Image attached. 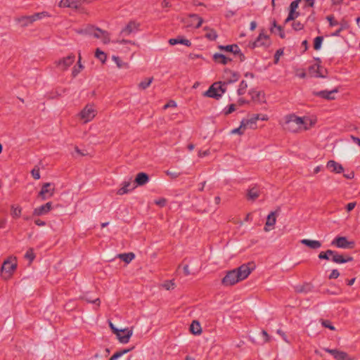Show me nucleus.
Returning <instances> with one entry per match:
<instances>
[{
    "label": "nucleus",
    "mask_w": 360,
    "mask_h": 360,
    "mask_svg": "<svg viewBox=\"0 0 360 360\" xmlns=\"http://www.w3.org/2000/svg\"><path fill=\"white\" fill-rule=\"evenodd\" d=\"M140 24L131 20L121 30L120 35L123 37L129 36V34L136 32L139 29Z\"/></svg>",
    "instance_id": "13"
},
{
    "label": "nucleus",
    "mask_w": 360,
    "mask_h": 360,
    "mask_svg": "<svg viewBox=\"0 0 360 360\" xmlns=\"http://www.w3.org/2000/svg\"><path fill=\"white\" fill-rule=\"evenodd\" d=\"M250 94L251 95L252 99L255 101H258L260 103L265 102L264 101V94L262 91H256L251 90L250 91Z\"/></svg>",
    "instance_id": "26"
},
{
    "label": "nucleus",
    "mask_w": 360,
    "mask_h": 360,
    "mask_svg": "<svg viewBox=\"0 0 360 360\" xmlns=\"http://www.w3.org/2000/svg\"><path fill=\"white\" fill-rule=\"evenodd\" d=\"M309 70L310 74L315 77L324 78L326 77L327 70L319 64L310 66Z\"/></svg>",
    "instance_id": "15"
},
{
    "label": "nucleus",
    "mask_w": 360,
    "mask_h": 360,
    "mask_svg": "<svg viewBox=\"0 0 360 360\" xmlns=\"http://www.w3.org/2000/svg\"><path fill=\"white\" fill-rule=\"evenodd\" d=\"M226 91V89L224 87L223 82H217L213 83L208 90L203 93V96L219 100Z\"/></svg>",
    "instance_id": "5"
},
{
    "label": "nucleus",
    "mask_w": 360,
    "mask_h": 360,
    "mask_svg": "<svg viewBox=\"0 0 360 360\" xmlns=\"http://www.w3.org/2000/svg\"><path fill=\"white\" fill-rule=\"evenodd\" d=\"M95 57L98 59L102 63H105L107 59L106 54L100 49H96L95 52Z\"/></svg>",
    "instance_id": "35"
},
{
    "label": "nucleus",
    "mask_w": 360,
    "mask_h": 360,
    "mask_svg": "<svg viewBox=\"0 0 360 360\" xmlns=\"http://www.w3.org/2000/svg\"><path fill=\"white\" fill-rule=\"evenodd\" d=\"M326 19H327V20H328V21L329 22V25H330V26H331V27L336 26V25H339L338 21H337V20L335 19L334 16H333V15H328V16L326 17Z\"/></svg>",
    "instance_id": "45"
},
{
    "label": "nucleus",
    "mask_w": 360,
    "mask_h": 360,
    "mask_svg": "<svg viewBox=\"0 0 360 360\" xmlns=\"http://www.w3.org/2000/svg\"><path fill=\"white\" fill-rule=\"evenodd\" d=\"M79 34L92 35L96 39H101L104 44H108L110 41V34L92 25H88L85 27L77 31Z\"/></svg>",
    "instance_id": "2"
},
{
    "label": "nucleus",
    "mask_w": 360,
    "mask_h": 360,
    "mask_svg": "<svg viewBox=\"0 0 360 360\" xmlns=\"http://www.w3.org/2000/svg\"><path fill=\"white\" fill-rule=\"evenodd\" d=\"M190 331L194 335H200L202 333V328L198 321H193L190 326Z\"/></svg>",
    "instance_id": "27"
},
{
    "label": "nucleus",
    "mask_w": 360,
    "mask_h": 360,
    "mask_svg": "<svg viewBox=\"0 0 360 360\" xmlns=\"http://www.w3.org/2000/svg\"><path fill=\"white\" fill-rule=\"evenodd\" d=\"M299 16V13L295 11H289L288 15L285 20V23H287L291 20H294L296 18Z\"/></svg>",
    "instance_id": "41"
},
{
    "label": "nucleus",
    "mask_w": 360,
    "mask_h": 360,
    "mask_svg": "<svg viewBox=\"0 0 360 360\" xmlns=\"http://www.w3.org/2000/svg\"><path fill=\"white\" fill-rule=\"evenodd\" d=\"M52 207V203L51 202H46V204L37 207L33 211V215L41 216L47 214Z\"/></svg>",
    "instance_id": "19"
},
{
    "label": "nucleus",
    "mask_w": 360,
    "mask_h": 360,
    "mask_svg": "<svg viewBox=\"0 0 360 360\" xmlns=\"http://www.w3.org/2000/svg\"><path fill=\"white\" fill-rule=\"evenodd\" d=\"M112 59L115 61V63H116L117 68H129V65L127 63H124L123 62L120 58V57L118 56H113L112 57Z\"/></svg>",
    "instance_id": "33"
},
{
    "label": "nucleus",
    "mask_w": 360,
    "mask_h": 360,
    "mask_svg": "<svg viewBox=\"0 0 360 360\" xmlns=\"http://www.w3.org/2000/svg\"><path fill=\"white\" fill-rule=\"evenodd\" d=\"M117 257L120 258L127 264H129L134 259L135 255L133 252L122 253L118 254Z\"/></svg>",
    "instance_id": "28"
},
{
    "label": "nucleus",
    "mask_w": 360,
    "mask_h": 360,
    "mask_svg": "<svg viewBox=\"0 0 360 360\" xmlns=\"http://www.w3.org/2000/svg\"><path fill=\"white\" fill-rule=\"evenodd\" d=\"M25 257L27 259H29L30 261V263L32 262V261L35 258V255L34 253V250L32 248H29L25 255Z\"/></svg>",
    "instance_id": "44"
},
{
    "label": "nucleus",
    "mask_w": 360,
    "mask_h": 360,
    "mask_svg": "<svg viewBox=\"0 0 360 360\" xmlns=\"http://www.w3.org/2000/svg\"><path fill=\"white\" fill-rule=\"evenodd\" d=\"M166 173L168 176H171V178H172V179H176V178L179 177L181 174V173L179 172H173V171H170V170H167L166 172Z\"/></svg>",
    "instance_id": "52"
},
{
    "label": "nucleus",
    "mask_w": 360,
    "mask_h": 360,
    "mask_svg": "<svg viewBox=\"0 0 360 360\" xmlns=\"http://www.w3.org/2000/svg\"><path fill=\"white\" fill-rule=\"evenodd\" d=\"M280 212V207H278V209L274 211L271 212L269 214L266 218V221L264 227L265 231H269V229L267 228V226H273L276 224V215Z\"/></svg>",
    "instance_id": "17"
},
{
    "label": "nucleus",
    "mask_w": 360,
    "mask_h": 360,
    "mask_svg": "<svg viewBox=\"0 0 360 360\" xmlns=\"http://www.w3.org/2000/svg\"><path fill=\"white\" fill-rule=\"evenodd\" d=\"M169 44L172 46L181 44L186 46H191V42L186 39H184L182 37H178L176 38H172L169 40Z\"/></svg>",
    "instance_id": "24"
},
{
    "label": "nucleus",
    "mask_w": 360,
    "mask_h": 360,
    "mask_svg": "<svg viewBox=\"0 0 360 360\" xmlns=\"http://www.w3.org/2000/svg\"><path fill=\"white\" fill-rule=\"evenodd\" d=\"M234 48H237V44L226 45L224 46V51L232 52Z\"/></svg>",
    "instance_id": "60"
},
{
    "label": "nucleus",
    "mask_w": 360,
    "mask_h": 360,
    "mask_svg": "<svg viewBox=\"0 0 360 360\" xmlns=\"http://www.w3.org/2000/svg\"><path fill=\"white\" fill-rule=\"evenodd\" d=\"M236 110L235 104H231L224 109V114L226 115H229Z\"/></svg>",
    "instance_id": "47"
},
{
    "label": "nucleus",
    "mask_w": 360,
    "mask_h": 360,
    "mask_svg": "<svg viewBox=\"0 0 360 360\" xmlns=\"http://www.w3.org/2000/svg\"><path fill=\"white\" fill-rule=\"evenodd\" d=\"M323 40V37L321 36L316 37L314 40V49L315 50H319L321 47V44Z\"/></svg>",
    "instance_id": "40"
},
{
    "label": "nucleus",
    "mask_w": 360,
    "mask_h": 360,
    "mask_svg": "<svg viewBox=\"0 0 360 360\" xmlns=\"http://www.w3.org/2000/svg\"><path fill=\"white\" fill-rule=\"evenodd\" d=\"M109 326L112 330V333L116 335L119 342L122 344H127L129 342L130 338L133 334V329L126 328L124 329H117L111 321H109Z\"/></svg>",
    "instance_id": "6"
},
{
    "label": "nucleus",
    "mask_w": 360,
    "mask_h": 360,
    "mask_svg": "<svg viewBox=\"0 0 360 360\" xmlns=\"http://www.w3.org/2000/svg\"><path fill=\"white\" fill-rule=\"evenodd\" d=\"M275 29H276V30L278 31V34L281 38L284 39L285 37V33H284L282 26L278 25Z\"/></svg>",
    "instance_id": "55"
},
{
    "label": "nucleus",
    "mask_w": 360,
    "mask_h": 360,
    "mask_svg": "<svg viewBox=\"0 0 360 360\" xmlns=\"http://www.w3.org/2000/svg\"><path fill=\"white\" fill-rule=\"evenodd\" d=\"M283 127L285 130L291 132H297L300 129L304 128L307 129V127H304V122L302 117H297L295 115H288L285 118Z\"/></svg>",
    "instance_id": "3"
},
{
    "label": "nucleus",
    "mask_w": 360,
    "mask_h": 360,
    "mask_svg": "<svg viewBox=\"0 0 360 360\" xmlns=\"http://www.w3.org/2000/svg\"><path fill=\"white\" fill-rule=\"evenodd\" d=\"M52 184L51 183H45L43 184L40 192L39 193L38 197L41 198L42 200H45L51 196H53L54 193V187H52Z\"/></svg>",
    "instance_id": "12"
},
{
    "label": "nucleus",
    "mask_w": 360,
    "mask_h": 360,
    "mask_svg": "<svg viewBox=\"0 0 360 360\" xmlns=\"http://www.w3.org/2000/svg\"><path fill=\"white\" fill-rule=\"evenodd\" d=\"M209 154H210V150H206L205 151H202V150H199L198 151V156L200 158H202V157L207 156Z\"/></svg>",
    "instance_id": "63"
},
{
    "label": "nucleus",
    "mask_w": 360,
    "mask_h": 360,
    "mask_svg": "<svg viewBox=\"0 0 360 360\" xmlns=\"http://www.w3.org/2000/svg\"><path fill=\"white\" fill-rule=\"evenodd\" d=\"M153 80V77L146 78L144 80L139 84V88L141 90L147 89Z\"/></svg>",
    "instance_id": "36"
},
{
    "label": "nucleus",
    "mask_w": 360,
    "mask_h": 360,
    "mask_svg": "<svg viewBox=\"0 0 360 360\" xmlns=\"http://www.w3.org/2000/svg\"><path fill=\"white\" fill-rule=\"evenodd\" d=\"M356 202H349L346 205V210L347 211L351 212L356 206Z\"/></svg>",
    "instance_id": "59"
},
{
    "label": "nucleus",
    "mask_w": 360,
    "mask_h": 360,
    "mask_svg": "<svg viewBox=\"0 0 360 360\" xmlns=\"http://www.w3.org/2000/svg\"><path fill=\"white\" fill-rule=\"evenodd\" d=\"M134 349V347L129 349H124L122 350L118 351L115 352V354H118V358L121 357L122 355L131 352Z\"/></svg>",
    "instance_id": "51"
},
{
    "label": "nucleus",
    "mask_w": 360,
    "mask_h": 360,
    "mask_svg": "<svg viewBox=\"0 0 360 360\" xmlns=\"http://www.w3.org/2000/svg\"><path fill=\"white\" fill-rule=\"evenodd\" d=\"M262 335H263L264 340V343H266V342H269L270 341V336L269 335V334L267 333V332L264 330H262V332H261Z\"/></svg>",
    "instance_id": "57"
},
{
    "label": "nucleus",
    "mask_w": 360,
    "mask_h": 360,
    "mask_svg": "<svg viewBox=\"0 0 360 360\" xmlns=\"http://www.w3.org/2000/svg\"><path fill=\"white\" fill-rule=\"evenodd\" d=\"M163 288H165L166 290H170L173 289L175 286L174 283L172 281H166L162 284Z\"/></svg>",
    "instance_id": "46"
},
{
    "label": "nucleus",
    "mask_w": 360,
    "mask_h": 360,
    "mask_svg": "<svg viewBox=\"0 0 360 360\" xmlns=\"http://www.w3.org/2000/svg\"><path fill=\"white\" fill-rule=\"evenodd\" d=\"M189 18L194 20H197V22L195 24H193L192 23V25L195 27V28H199L202 22H203V20L201 17H200L197 14H190L189 15Z\"/></svg>",
    "instance_id": "34"
},
{
    "label": "nucleus",
    "mask_w": 360,
    "mask_h": 360,
    "mask_svg": "<svg viewBox=\"0 0 360 360\" xmlns=\"http://www.w3.org/2000/svg\"><path fill=\"white\" fill-rule=\"evenodd\" d=\"M149 181V176L145 172H139L137 174L134 184L137 186H143Z\"/></svg>",
    "instance_id": "20"
},
{
    "label": "nucleus",
    "mask_w": 360,
    "mask_h": 360,
    "mask_svg": "<svg viewBox=\"0 0 360 360\" xmlns=\"http://www.w3.org/2000/svg\"><path fill=\"white\" fill-rule=\"evenodd\" d=\"M248 87V84L245 81L243 80L240 83L238 89L237 91L238 95H243L245 93L246 89Z\"/></svg>",
    "instance_id": "42"
},
{
    "label": "nucleus",
    "mask_w": 360,
    "mask_h": 360,
    "mask_svg": "<svg viewBox=\"0 0 360 360\" xmlns=\"http://www.w3.org/2000/svg\"><path fill=\"white\" fill-rule=\"evenodd\" d=\"M80 6L81 4L79 0H70V8L77 9Z\"/></svg>",
    "instance_id": "49"
},
{
    "label": "nucleus",
    "mask_w": 360,
    "mask_h": 360,
    "mask_svg": "<svg viewBox=\"0 0 360 360\" xmlns=\"http://www.w3.org/2000/svg\"><path fill=\"white\" fill-rule=\"evenodd\" d=\"M79 116L84 123L91 121L96 116V110L92 105H86L81 111Z\"/></svg>",
    "instance_id": "10"
},
{
    "label": "nucleus",
    "mask_w": 360,
    "mask_h": 360,
    "mask_svg": "<svg viewBox=\"0 0 360 360\" xmlns=\"http://www.w3.org/2000/svg\"><path fill=\"white\" fill-rule=\"evenodd\" d=\"M324 351L332 354L336 360H353L347 353L338 349L324 348Z\"/></svg>",
    "instance_id": "14"
},
{
    "label": "nucleus",
    "mask_w": 360,
    "mask_h": 360,
    "mask_svg": "<svg viewBox=\"0 0 360 360\" xmlns=\"http://www.w3.org/2000/svg\"><path fill=\"white\" fill-rule=\"evenodd\" d=\"M253 269V264L248 263L243 264L236 269L228 271L226 276L221 280V284L224 286L233 285L248 278Z\"/></svg>",
    "instance_id": "1"
},
{
    "label": "nucleus",
    "mask_w": 360,
    "mask_h": 360,
    "mask_svg": "<svg viewBox=\"0 0 360 360\" xmlns=\"http://www.w3.org/2000/svg\"><path fill=\"white\" fill-rule=\"evenodd\" d=\"M204 30L207 31V33L205 34V37L207 39L210 41L216 40L218 35L214 30L209 28L208 27H205Z\"/></svg>",
    "instance_id": "29"
},
{
    "label": "nucleus",
    "mask_w": 360,
    "mask_h": 360,
    "mask_svg": "<svg viewBox=\"0 0 360 360\" xmlns=\"http://www.w3.org/2000/svg\"><path fill=\"white\" fill-rule=\"evenodd\" d=\"M334 253V250H328L325 252H321L319 255V258L320 259H329V257L332 256V255Z\"/></svg>",
    "instance_id": "39"
},
{
    "label": "nucleus",
    "mask_w": 360,
    "mask_h": 360,
    "mask_svg": "<svg viewBox=\"0 0 360 360\" xmlns=\"http://www.w3.org/2000/svg\"><path fill=\"white\" fill-rule=\"evenodd\" d=\"M331 245L339 248L352 249L354 246V242L349 241L345 236H338L332 241Z\"/></svg>",
    "instance_id": "8"
},
{
    "label": "nucleus",
    "mask_w": 360,
    "mask_h": 360,
    "mask_svg": "<svg viewBox=\"0 0 360 360\" xmlns=\"http://www.w3.org/2000/svg\"><path fill=\"white\" fill-rule=\"evenodd\" d=\"M22 212V209L20 207L14 205L11 206V215L13 218H18L20 217Z\"/></svg>",
    "instance_id": "38"
},
{
    "label": "nucleus",
    "mask_w": 360,
    "mask_h": 360,
    "mask_svg": "<svg viewBox=\"0 0 360 360\" xmlns=\"http://www.w3.org/2000/svg\"><path fill=\"white\" fill-rule=\"evenodd\" d=\"M301 0H295L290 5V11H296Z\"/></svg>",
    "instance_id": "53"
},
{
    "label": "nucleus",
    "mask_w": 360,
    "mask_h": 360,
    "mask_svg": "<svg viewBox=\"0 0 360 360\" xmlns=\"http://www.w3.org/2000/svg\"><path fill=\"white\" fill-rule=\"evenodd\" d=\"M70 0H61L60 1L59 6H60V7L70 8Z\"/></svg>",
    "instance_id": "58"
},
{
    "label": "nucleus",
    "mask_w": 360,
    "mask_h": 360,
    "mask_svg": "<svg viewBox=\"0 0 360 360\" xmlns=\"http://www.w3.org/2000/svg\"><path fill=\"white\" fill-rule=\"evenodd\" d=\"M292 26L295 31H299L304 28V25L299 21L294 22Z\"/></svg>",
    "instance_id": "48"
},
{
    "label": "nucleus",
    "mask_w": 360,
    "mask_h": 360,
    "mask_svg": "<svg viewBox=\"0 0 360 360\" xmlns=\"http://www.w3.org/2000/svg\"><path fill=\"white\" fill-rule=\"evenodd\" d=\"M176 104L175 101H170L166 105H165L164 108L167 109V108H170V107H176Z\"/></svg>",
    "instance_id": "64"
},
{
    "label": "nucleus",
    "mask_w": 360,
    "mask_h": 360,
    "mask_svg": "<svg viewBox=\"0 0 360 360\" xmlns=\"http://www.w3.org/2000/svg\"><path fill=\"white\" fill-rule=\"evenodd\" d=\"M213 60L218 63H221L222 65H226L229 62L232 60L231 58L225 56L221 53H216L213 56Z\"/></svg>",
    "instance_id": "25"
},
{
    "label": "nucleus",
    "mask_w": 360,
    "mask_h": 360,
    "mask_svg": "<svg viewBox=\"0 0 360 360\" xmlns=\"http://www.w3.org/2000/svg\"><path fill=\"white\" fill-rule=\"evenodd\" d=\"M75 59V56L71 53L65 58L55 61V64L61 70H65L74 63Z\"/></svg>",
    "instance_id": "11"
},
{
    "label": "nucleus",
    "mask_w": 360,
    "mask_h": 360,
    "mask_svg": "<svg viewBox=\"0 0 360 360\" xmlns=\"http://www.w3.org/2000/svg\"><path fill=\"white\" fill-rule=\"evenodd\" d=\"M155 203L160 207H164L166 205V200L165 198H160L155 200Z\"/></svg>",
    "instance_id": "61"
},
{
    "label": "nucleus",
    "mask_w": 360,
    "mask_h": 360,
    "mask_svg": "<svg viewBox=\"0 0 360 360\" xmlns=\"http://www.w3.org/2000/svg\"><path fill=\"white\" fill-rule=\"evenodd\" d=\"M260 119V115L259 114H255L253 115L252 117L248 120H243V121L245 122V125L247 127L250 126V128H253V125H255L256 122Z\"/></svg>",
    "instance_id": "30"
},
{
    "label": "nucleus",
    "mask_w": 360,
    "mask_h": 360,
    "mask_svg": "<svg viewBox=\"0 0 360 360\" xmlns=\"http://www.w3.org/2000/svg\"><path fill=\"white\" fill-rule=\"evenodd\" d=\"M259 196V192L256 188H252L248 191V199L251 200H256Z\"/></svg>",
    "instance_id": "32"
},
{
    "label": "nucleus",
    "mask_w": 360,
    "mask_h": 360,
    "mask_svg": "<svg viewBox=\"0 0 360 360\" xmlns=\"http://www.w3.org/2000/svg\"><path fill=\"white\" fill-rule=\"evenodd\" d=\"M269 37L268 35L265 34L262 31L259 36L257 37L256 40L253 42H250L249 44V47L251 49H255L258 46H270Z\"/></svg>",
    "instance_id": "9"
},
{
    "label": "nucleus",
    "mask_w": 360,
    "mask_h": 360,
    "mask_svg": "<svg viewBox=\"0 0 360 360\" xmlns=\"http://www.w3.org/2000/svg\"><path fill=\"white\" fill-rule=\"evenodd\" d=\"M45 16H48V13L46 12L36 13L32 15L21 16L17 18L16 20L22 27H27L34 22L40 20Z\"/></svg>",
    "instance_id": "7"
},
{
    "label": "nucleus",
    "mask_w": 360,
    "mask_h": 360,
    "mask_svg": "<svg viewBox=\"0 0 360 360\" xmlns=\"http://www.w3.org/2000/svg\"><path fill=\"white\" fill-rule=\"evenodd\" d=\"M135 188L136 185L131 184V181H124L122 182L121 188L117 190V194L120 195H124L134 190Z\"/></svg>",
    "instance_id": "18"
},
{
    "label": "nucleus",
    "mask_w": 360,
    "mask_h": 360,
    "mask_svg": "<svg viewBox=\"0 0 360 360\" xmlns=\"http://www.w3.org/2000/svg\"><path fill=\"white\" fill-rule=\"evenodd\" d=\"M228 73L231 75V77L230 79H227L226 82H223L224 86L228 84L233 83L239 79V75L238 73L231 71H229Z\"/></svg>",
    "instance_id": "37"
},
{
    "label": "nucleus",
    "mask_w": 360,
    "mask_h": 360,
    "mask_svg": "<svg viewBox=\"0 0 360 360\" xmlns=\"http://www.w3.org/2000/svg\"><path fill=\"white\" fill-rule=\"evenodd\" d=\"M31 173L34 179H39L40 178V173L39 169H33Z\"/></svg>",
    "instance_id": "56"
},
{
    "label": "nucleus",
    "mask_w": 360,
    "mask_h": 360,
    "mask_svg": "<svg viewBox=\"0 0 360 360\" xmlns=\"http://www.w3.org/2000/svg\"><path fill=\"white\" fill-rule=\"evenodd\" d=\"M300 243L312 250H316L321 247V243L319 240L302 239L300 240Z\"/></svg>",
    "instance_id": "23"
},
{
    "label": "nucleus",
    "mask_w": 360,
    "mask_h": 360,
    "mask_svg": "<svg viewBox=\"0 0 360 360\" xmlns=\"http://www.w3.org/2000/svg\"><path fill=\"white\" fill-rule=\"evenodd\" d=\"M331 259L335 263L343 264L352 261L353 257L351 256H347L346 257H345L344 256L339 255L337 252L334 251V253L332 255Z\"/></svg>",
    "instance_id": "21"
},
{
    "label": "nucleus",
    "mask_w": 360,
    "mask_h": 360,
    "mask_svg": "<svg viewBox=\"0 0 360 360\" xmlns=\"http://www.w3.org/2000/svg\"><path fill=\"white\" fill-rule=\"evenodd\" d=\"M283 53V51L282 49H278L276 51L275 56H274L276 63L278 62V60H279L280 56H281Z\"/></svg>",
    "instance_id": "62"
},
{
    "label": "nucleus",
    "mask_w": 360,
    "mask_h": 360,
    "mask_svg": "<svg viewBox=\"0 0 360 360\" xmlns=\"http://www.w3.org/2000/svg\"><path fill=\"white\" fill-rule=\"evenodd\" d=\"M17 268V261L15 257H10L6 259L1 266V274L4 280L9 279Z\"/></svg>",
    "instance_id": "4"
},
{
    "label": "nucleus",
    "mask_w": 360,
    "mask_h": 360,
    "mask_svg": "<svg viewBox=\"0 0 360 360\" xmlns=\"http://www.w3.org/2000/svg\"><path fill=\"white\" fill-rule=\"evenodd\" d=\"M81 59H82L81 54H80V53H79V60L77 62L78 66H77V68L74 67L72 69V75L73 77H75L84 68V65H82V63H81Z\"/></svg>",
    "instance_id": "31"
},
{
    "label": "nucleus",
    "mask_w": 360,
    "mask_h": 360,
    "mask_svg": "<svg viewBox=\"0 0 360 360\" xmlns=\"http://www.w3.org/2000/svg\"><path fill=\"white\" fill-rule=\"evenodd\" d=\"M322 325L326 327V328H328L329 329H330L331 330H335V327L331 324L330 321H328V320H323L322 321Z\"/></svg>",
    "instance_id": "50"
},
{
    "label": "nucleus",
    "mask_w": 360,
    "mask_h": 360,
    "mask_svg": "<svg viewBox=\"0 0 360 360\" xmlns=\"http://www.w3.org/2000/svg\"><path fill=\"white\" fill-rule=\"evenodd\" d=\"M245 122L242 121L240 126L238 128H236L231 131L232 134H243L244 133V129L247 127V126L245 124Z\"/></svg>",
    "instance_id": "43"
},
{
    "label": "nucleus",
    "mask_w": 360,
    "mask_h": 360,
    "mask_svg": "<svg viewBox=\"0 0 360 360\" xmlns=\"http://www.w3.org/2000/svg\"><path fill=\"white\" fill-rule=\"evenodd\" d=\"M338 89L337 88L333 89L332 91L323 90L320 91H314L313 94L316 96L321 97L322 98L331 101L334 100L335 98L334 96V94L338 93Z\"/></svg>",
    "instance_id": "16"
},
{
    "label": "nucleus",
    "mask_w": 360,
    "mask_h": 360,
    "mask_svg": "<svg viewBox=\"0 0 360 360\" xmlns=\"http://www.w3.org/2000/svg\"><path fill=\"white\" fill-rule=\"evenodd\" d=\"M339 276H340L339 271L337 269H333L331 271L330 274L329 275L328 278L329 279H335V278H338Z\"/></svg>",
    "instance_id": "54"
},
{
    "label": "nucleus",
    "mask_w": 360,
    "mask_h": 360,
    "mask_svg": "<svg viewBox=\"0 0 360 360\" xmlns=\"http://www.w3.org/2000/svg\"><path fill=\"white\" fill-rule=\"evenodd\" d=\"M326 167L330 171L338 174L342 173L344 170L342 166L334 160H329Z\"/></svg>",
    "instance_id": "22"
}]
</instances>
